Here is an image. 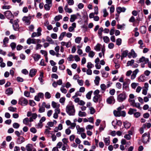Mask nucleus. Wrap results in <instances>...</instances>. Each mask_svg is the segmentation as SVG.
Segmentation results:
<instances>
[{
	"instance_id": "nucleus-1",
	"label": "nucleus",
	"mask_w": 151,
	"mask_h": 151,
	"mask_svg": "<svg viewBox=\"0 0 151 151\" xmlns=\"http://www.w3.org/2000/svg\"><path fill=\"white\" fill-rule=\"evenodd\" d=\"M66 111L69 116H74L75 114V110L74 105H68L66 108Z\"/></svg>"
},
{
	"instance_id": "nucleus-2",
	"label": "nucleus",
	"mask_w": 151,
	"mask_h": 151,
	"mask_svg": "<svg viewBox=\"0 0 151 151\" xmlns=\"http://www.w3.org/2000/svg\"><path fill=\"white\" fill-rule=\"evenodd\" d=\"M127 98L126 93L123 92L119 94L117 97V100L119 102H122L124 100Z\"/></svg>"
},
{
	"instance_id": "nucleus-3",
	"label": "nucleus",
	"mask_w": 151,
	"mask_h": 151,
	"mask_svg": "<svg viewBox=\"0 0 151 151\" xmlns=\"http://www.w3.org/2000/svg\"><path fill=\"white\" fill-rule=\"evenodd\" d=\"M142 141L144 143H147L149 142L150 137V133L148 132L145 133L142 135Z\"/></svg>"
},
{
	"instance_id": "nucleus-4",
	"label": "nucleus",
	"mask_w": 151,
	"mask_h": 151,
	"mask_svg": "<svg viewBox=\"0 0 151 151\" xmlns=\"http://www.w3.org/2000/svg\"><path fill=\"white\" fill-rule=\"evenodd\" d=\"M28 103L27 100L24 97L21 98L19 100V104L23 106L26 105Z\"/></svg>"
},
{
	"instance_id": "nucleus-5",
	"label": "nucleus",
	"mask_w": 151,
	"mask_h": 151,
	"mask_svg": "<svg viewBox=\"0 0 151 151\" xmlns=\"http://www.w3.org/2000/svg\"><path fill=\"white\" fill-rule=\"evenodd\" d=\"M37 32H34L31 35L32 37L33 38L36 36L38 37L41 35V32L42 31V30L40 27L38 28L37 29Z\"/></svg>"
},
{
	"instance_id": "nucleus-6",
	"label": "nucleus",
	"mask_w": 151,
	"mask_h": 151,
	"mask_svg": "<svg viewBox=\"0 0 151 151\" xmlns=\"http://www.w3.org/2000/svg\"><path fill=\"white\" fill-rule=\"evenodd\" d=\"M27 151H36V149L32 144H28L26 146Z\"/></svg>"
},
{
	"instance_id": "nucleus-7",
	"label": "nucleus",
	"mask_w": 151,
	"mask_h": 151,
	"mask_svg": "<svg viewBox=\"0 0 151 151\" xmlns=\"http://www.w3.org/2000/svg\"><path fill=\"white\" fill-rule=\"evenodd\" d=\"M4 14L5 17L9 19L14 17L11 12L9 11H7L5 12Z\"/></svg>"
},
{
	"instance_id": "nucleus-8",
	"label": "nucleus",
	"mask_w": 151,
	"mask_h": 151,
	"mask_svg": "<svg viewBox=\"0 0 151 151\" xmlns=\"http://www.w3.org/2000/svg\"><path fill=\"white\" fill-rule=\"evenodd\" d=\"M149 61V59L148 58H145L144 57L142 56L139 58V60L136 61L138 63H143L144 62L145 63H148Z\"/></svg>"
},
{
	"instance_id": "nucleus-9",
	"label": "nucleus",
	"mask_w": 151,
	"mask_h": 151,
	"mask_svg": "<svg viewBox=\"0 0 151 151\" xmlns=\"http://www.w3.org/2000/svg\"><path fill=\"white\" fill-rule=\"evenodd\" d=\"M115 100L113 96H110L106 99L107 103L109 104H114L115 103Z\"/></svg>"
},
{
	"instance_id": "nucleus-10",
	"label": "nucleus",
	"mask_w": 151,
	"mask_h": 151,
	"mask_svg": "<svg viewBox=\"0 0 151 151\" xmlns=\"http://www.w3.org/2000/svg\"><path fill=\"white\" fill-rule=\"evenodd\" d=\"M130 80L128 79L127 81L124 82L123 84V88L126 91H128L129 89V84Z\"/></svg>"
},
{
	"instance_id": "nucleus-11",
	"label": "nucleus",
	"mask_w": 151,
	"mask_h": 151,
	"mask_svg": "<svg viewBox=\"0 0 151 151\" xmlns=\"http://www.w3.org/2000/svg\"><path fill=\"white\" fill-rule=\"evenodd\" d=\"M77 16L81 17V16L78 13H77L76 14L71 15L70 19V21L72 22H74L75 19L77 18Z\"/></svg>"
},
{
	"instance_id": "nucleus-12",
	"label": "nucleus",
	"mask_w": 151,
	"mask_h": 151,
	"mask_svg": "<svg viewBox=\"0 0 151 151\" xmlns=\"http://www.w3.org/2000/svg\"><path fill=\"white\" fill-rule=\"evenodd\" d=\"M126 10V9L124 7H121L119 6L116 8V11L118 14H119L121 12H124Z\"/></svg>"
},
{
	"instance_id": "nucleus-13",
	"label": "nucleus",
	"mask_w": 151,
	"mask_h": 151,
	"mask_svg": "<svg viewBox=\"0 0 151 151\" xmlns=\"http://www.w3.org/2000/svg\"><path fill=\"white\" fill-rule=\"evenodd\" d=\"M31 19L30 17H24L22 18V20L25 22L27 25H29L30 24V19Z\"/></svg>"
},
{
	"instance_id": "nucleus-14",
	"label": "nucleus",
	"mask_w": 151,
	"mask_h": 151,
	"mask_svg": "<svg viewBox=\"0 0 151 151\" xmlns=\"http://www.w3.org/2000/svg\"><path fill=\"white\" fill-rule=\"evenodd\" d=\"M37 70L35 69H31L30 70L29 74V76L31 77H33L37 73Z\"/></svg>"
},
{
	"instance_id": "nucleus-15",
	"label": "nucleus",
	"mask_w": 151,
	"mask_h": 151,
	"mask_svg": "<svg viewBox=\"0 0 151 151\" xmlns=\"http://www.w3.org/2000/svg\"><path fill=\"white\" fill-rule=\"evenodd\" d=\"M13 93V89L11 88H9L6 89L5 91V93L8 96L12 94Z\"/></svg>"
},
{
	"instance_id": "nucleus-16",
	"label": "nucleus",
	"mask_w": 151,
	"mask_h": 151,
	"mask_svg": "<svg viewBox=\"0 0 151 151\" xmlns=\"http://www.w3.org/2000/svg\"><path fill=\"white\" fill-rule=\"evenodd\" d=\"M71 42H61V44L62 46H65L66 47L68 48L71 45Z\"/></svg>"
},
{
	"instance_id": "nucleus-17",
	"label": "nucleus",
	"mask_w": 151,
	"mask_h": 151,
	"mask_svg": "<svg viewBox=\"0 0 151 151\" xmlns=\"http://www.w3.org/2000/svg\"><path fill=\"white\" fill-rule=\"evenodd\" d=\"M24 141V139L22 137H19L17 139V143L20 144Z\"/></svg>"
},
{
	"instance_id": "nucleus-18",
	"label": "nucleus",
	"mask_w": 151,
	"mask_h": 151,
	"mask_svg": "<svg viewBox=\"0 0 151 151\" xmlns=\"http://www.w3.org/2000/svg\"><path fill=\"white\" fill-rule=\"evenodd\" d=\"M114 63L115 64V67L116 69H118L120 67V62L118 60L115 59L114 60Z\"/></svg>"
},
{
	"instance_id": "nucleus-19",
	"label": "nucleus",
	"mask_w": 151,
	"mask_h": 151,
	"mask_svg": "<svg viewBox=\"0 0 151 151\" xmlns=\"http://www.w3.org/2000/svg\"><path fill=\"white\" fill-rule=\"evenodd\" d=\"M35 61H37L40 58L41 56L40 55L37 54H35L32 56Z\"/></svg>"
},
{
	"instance_id": "nucleus-20",
	"label": "nucleus",
	"mask_w": 151,
	"mask_h": 151,
	"mask_svg": "<svg viewBox=\"0 0 151 151\" xmlns=\"http://www.w3.org/2000/svg\"><path fill=\"white\" fill-rule=\"evenodd\" d=\"M101 96L100 95H95V96L93 99V101L96 103H97L98 102L99 100L100 99V97Z\"/></svg>"
},
{
	"instance_id": "nucleus-21",
	"label": "nucleus",
	"mask_w": 151,
	"mask_h": 151,
	"mask_svg": "<svg viewBox=\"0 0 151 151\" xmlns=\"http://www.w3.org/2000/svg\"><path fill=\"white\" fill-rule=\"evenodd\" d=\"M140 32L142 34H145L146 33L147 29L145 26H141L140 28Z\"/></svg>"
},
{
	"instance_id": "nucleus-22",
	"label": "nucleus",
	"mask_w": 151,
	"mask_h": 151,
	"mask_svg": "<svg viewBox=\"0 0 151 151\" xmlns=\"http://www.w3.org/2000/svg\"><path fill=\"white\" fill-rule=\"evenodd\" d=\"M104 140L106 145L108 146L109 145L110 141V138L109 137L107 138H104Z\"/></svg>"
},
{
	"instance_id": "nucleus-23",
	"label": "nucleus",
	"mask_w": 151,
	"mask_h": 151,
	"mask_svg": "<svg viewBox=\"0 0 151 151\" xmlns=\"http://www.w3.org/2000/svg\"><path fill=\"white\" fill-rule=\"evenodd\" d=\"M60 104L58 103H56L54 101H52V106L53 108H58L60 106Z\"/></svg>"
},
{
	"instance_id": "nucleus-24",
	"label": "nucleus",
	"mask_w": 151,
	"mask_h": 151,
	"mask_svg": "<svg viewBox=\"0 0 151 151\" xmlns=\"http://www.w3.org/2000/svg\"><path fill=\"white\" fill-rule=\"evenodd\" d=\"M12 26L13 29L14 30L17 31L19 29V26L18 24L14 23L13 24Z\"/></svg>"
},
{
	"instance_id": "nucleus-25",
	"label": "nucleus",
	"mask_w": 151,
	"mask_h": 151,
	"mask_svg": "<svg viewBox=\"0 0 151 151\" xmlns=\"http://www.w3.org/2000/svg\"><path fill=\"white\" fill-rule=\"evenodd\" d=\"M124 125L125 128L126 129H128L130 127L131 124L130 123L126 121L124 122Z\"/></svg>"
},
{
	"instance_id": "nucleus-26",
	"label": "nucleus",
	"mask_w": 151,
	"mask_h": 151,
	"mask_svg": "<svg viewBox=\"0 0 151 151\" xmlns=\"http://www.w3.org/2000/svg\"><path fill=\"white\" fill-rule=\"evenodd\" d=\"M101 46V44L98 43L94 47V49L97 51H100L101 50L100 47Z\"/></svg>"
},
{
	"instance_id": "nucleus-27",
	"label": "nucleus",
	"mask_w": 151,
	"mask_h": 151,
	"mask_svg": "<svg viewBox=\"0 0 151 151\" xmlns=\"http://www.w3.org/2000/svg\"><path fill=\"white\" fill-rule=\"evenodd\" d=\"M68 5L67 4L65 5V8L64 10L66 12L70 13L72 12V10L71 9L68 8Z\"/></svg>"
},
{
	"instance_id": "nucleus-28",
	"label": "nucleus",
	"mask_w": 151,
	"mask_h": 151,
	"mask_svg": "<svg viewBox=\"0 0 151 151\" xmlns=\"http://www.w3.org/2000/svg\"><path fill=\"white\" fill-rule=\"evenodd\" d=\"M102 75V76L106 78L108 77L109 73L105 71L104 70H101V71Z\"/></svg>"
},
{
	"instance_id": "nucleus-29",
	"label": "nucleus",
	"mask_w": 151,
	"mask_h": 151,
	"mask_svg": "<svg viewBox=\"0 0 151 151\" xmlns=\"http://www.w3.org/2000/svg\"><path fill=\"white\" fill-rule=\"evenodd\" d=\"M46 41L49 42L50 44H53L54 43V41L49 36H47L46 38Z\"/></svg>"
},
{
	"instance_id": "nucleus-30",
	"label": "nucleus",
	"mask_w": 151,
	"mask_h": 151,
	"mask_svg": "<svg viewBox=\"0 0 151 151\" xmlns=\"http://www.w3.org/2000/svg\"><path fill=\"white\" fill-rule=\"evenodd\" d=\"M78 115L80 117L86 116V114L85 112H82L80 111L78 113Z\"/></svg>"
},
{
	"instance_id": "nucleus-31",
	"label": "nucleus",
	"mask_w": 151,
	"mask_h": 151,
	"mask_svg": "<svg viewBox=\"0 0 151 151\" xmlns=\"http://www.w3.org/2000/svg\"><path fill=\"white\" fill-rule=\"evenodd\" d=\"M121 111L116 110L114 111V114L115 116H121Z\"/></svg>"
},
{
	"instance_id": "nucleus-32",
	"label": "nucleus",
	"mask_w": 151,
	"mask_h": 151,
	"mask_svg": "<svg viewBox=\"0 0 151 151\" xmlns=\"http://www.w3.org/2000/svg\"><path fill=\"white\" fill-rule=\"evenodd\" d=\"M137 110L136 109L132 108H130L128 111V113L130 115H132L134 114V112L136 111Z\"/></svg>"
},
{
	"instance_id": "nucleus-33",
	"label": "nucleus",
	"mask_w": 151,
	"mask_h": 151,
	"mask_svg": "<svg viewBox=\"0 0 151 151\" xmlns=\"http://www.w3.org/2000/svg\"><path fill=\"white\" fill-rule=\"evenodd\" d=\"M143 127L145 128L146 127L147 128H150L151 127V124L149 123H146L143 125Z\"/></svg>"
},
{
	"instance_id": "nucleus-34",
	"label": "nucleus",
	"mask_w": 151,
	"mask_h": 151,
	"mask_svg": "<svg viewBox=\"0 0 151 151\" xmlns=\"http://www.w3.org/2000/svg\"><path fill=\"white\" fill-rule=\"evenodd\" d=\"M100 80V78L99 76H97L96 77L94 82L96 85H99Z\"/></svg>"
},
{
	"instance_id": "nucleus-35",
	"label": "nucleus",
	"mask_w": 151,
	"mask_h": 151,
	"mask_svg": "<svg viewBox=\"0 0 151 151\" xmlns=\"http://www.w3.org/2000/svg\"><path fill=\"white\" fill-rule=\"evenodd\" d=\"M66 34V32H62L60 35V36L59 37V40L60 41L62 40L63 38L64 37L65 35Z\"/></svg>"
},
{
	"instance_id": "nucleus-36",
	"label": "nucleus",
	"mask_w": 151,
	"mask_h": 151,
	"mask_svg": "<svg viewBox=\"0 0 151 151\" xmlns=\"http://www.w3.org/2000/svg\"><path fill=\"white\" fill-rule=\"evenodd\" d=\"M93 93V91H91L88 92L86 94V98L88 99H91V95Z\"/></svg>"
},
{
	"instance_id": "nucleus-37",
	"label": "nucleus",
	"mask_w": 151,
	"mask_h": 151,
	"mask_svg": "<svg viewBox=\"0 0 151 151\" xmlns=\"http://www.w3.org/2000/svg\"><path fill=\"white\" fill-rule=\"evenodd\" d=\"M52 5H50V4H45L44 6V7L45 9L47 11H49L50 9V8L51 7Z\"/></svg>"
},
{
	"instance_id": "nucleus-38",
	"label": "nucleus",
	"mask_w": 151,
	"mask_h": 151,
	"mask_svg": "<svg viewBox=\"0 0 151 151\" xmlns=\"http://www.w3.org/2000/svg\"><path fill=\"white\" fill-rule=\"evenodd\" d=\"M145 76L144 75H141L138 78V80L139 81L144 82L145 81Z\"/></svg>"
},
{
	"instance_id": "nucleus-39",
	"label": "nucleus",
	"mask_w": 151,
	"mask_h": 151,
	"mask_svg": "<svg viewBox=\"0 0 151 151\" xmlns=\"http://www.w3.org/2000/svg\"><path fill=\"white\" fill-rule=\"evenodd\" d=\"M134 60H132L130 61H128L127 63V66H131L134 63Z\"/></svg>"
},
{
	"instance_id": "nucleus-40",
	"label": "nucleus",
	"mask_w": 151,
	"mask_h": 151,
	"mask_svg": "<svg viewBox=\"0 0 151 151\" xmlns=\"http://www.w3.org/2000/svg\"><path fill=\"white\" fill-rule=\"evenodd\" d=\"M62 15H59L58 16H56L54 20L55 21H59L60 19H62Z\"/></svg>"
},
{
	"instance_id": "nucleus-41",
	"label": "nucleus",
	"mask_w": 151,
	"mask_h": 151,
	"mask_svg": "<svg viewBox=\"0 0 151 151\" xmlns=\"http://www.w3.org/2000/svg\"><path fill=\"white\" fill-rule=\"evenodd\" d=\"M87 67L88 69H91L94 67V65L91 62H89L87 63Z\"/></svg>"
},
{
	"instance_id": "nucleus-42",
	"label": "nucleus",
	"mask_w": 151,
	"mask_h": 151,
	"mask_svg": "<svg viewBox=\"0 0 151 151\" xmlns=\"http://www.w3.org/2000/svg\"><path fill=\"white\" fill-rule=\"evenodd\" d=\"M29 122V119L28 117H26L24 119L23 121V124L26 125H28V123Z\"/></svg>"
},
{
	"instance_id": "nucleus-43",
	"label": "nucleus",
	"mask_w": 151,
	"mask_h": 151,
	"mask_svg": "<svg viewBox=\"0 0 151 151\" xmlns=\"http://www.w3.org/2000/svg\"><path fill=\"white\" fill-rule=\"evenodd\" d=\"M81 40V38L80 37H77L75 39V42L76 43L79 44L80 43Z\"/></svg>"
},
{
	"instance_id": "nucleus-44",
	"label": "nucleus",
	"mask_w": 151,
	"mask_h": 151,
	"mask_svg": "<svg viewBox=\"0 0 151 151\" xmlns=\"http://www.w3.org/2000/svg\"><path fill=\"white\" fill-rule=\"evenodd\" d=\"M16 46V43L14 42L11 43L10 44V46L13 50L15 49Z\"/></svg>"
},
{
	"instance_id": "nucleus-45",
	"label": "nucleus",
	"mask_w": 151,
	"mask_h": 151,
	"mask_svg": "<svg viewBox=\"0 0 151 151\" xmlns=\"http://www.w3.org/2000/svg\"><path fill=\"white\" fill-rule=\"evenodd\" d=\"M139 85V83H132L131 84V86L132 88L134 89H135L137 86Z\"/></svg>"
},
{
	"instance_id": "nucleus-46",
	"label": "nucleus",
	"mask_w": 151,
	"mask_h": 151,
	"mask_svg": "<svg viewBox=\"0 0 151 151\" xmlns=\"http://www.w3.org/2000/svg\"><path fill=\"white\" fill-rule=\"evenodd\" d=\"M45 107L42 106H40L38 110V111L40 113H42L45 111Z\"/></svg>"
},
{
	"instance_id": "nucleus-47",
	"label": "nucleus",
	"mask_w": 151,
	"mask_h": 151,
	"mask_svg": "<svg viewBox=\"0 0 151 151\" xmlns=\"http://www.w3.org/2000/svg\"><path fill=\"white\" fill-rule=\"evenodd\" d=\"M95 54V53L93 51H91L89 52L88 56L89 57L92 58L94 56Z\"/></svg>"
},
{
	"instance_id": "nucleus-48",
	"label": "nucleus",
	"mask_w": 151,
	"mask_h": 151,
	"mask_svg": "<svg viewBox=\"0 0 151 151\" xmlns=\"http://www.w3.org/2000/svg\"><path fill=\"white\" fill-rule=\"evenodd\" d=\"M45 96L46 99H49L51 97V95L49 92H47L45 93Z\"/></svg>"
},
{
	"instance_id": "nucleus-49",
	"label": "nucleus",
	"mask_w": 151,
	"mask_h": 151,
	"mask_svg": "<svg viewBox=\"0 0 151 151\" xmlns=\"http://www.w3.org/2000/svg\"><path fill=\"white\" fill-rule=\"evenodd\" d=\"M128 101L130 102V105L132 106H133L135 103V101L134 99H129Z\"/></svg>"
},
{
	"instance_id": "nucleus-50",
	"label": "nucleus",
	"mask_w": 151,
	"mask_h": 151,
	"mask_svg": "<svg viewBox=\"0 0 151 151\" xmlns=\"http://www.w3.org/2000/svg\"><path fill=\"white\" fill-rule=\"evenodd\" d=\"M140 104L139 103H135L133 106V107H136V108L140 109H141V107L140 106Z\"/></svg>"
},
{
	"instance_id": "nucleus-51",
	"label": "nucleus",
	"mask_w": 151,
	"mask_h": 151,
	"mask_svg": "<svg viewBox=\"0 0 151 151\" xmlns=\"http://www.w3.org/2000/svg\"><path fill=\"white\" fill-rule=\"evenodd\" d=\"M103 38L104 42L105 43H108L110 41L109 38L107 36L104 37Z\"/></svg>"
},
{
	"instance_id": "nucleus-52",
	"label": "nucleus",
	"mask_w": 151,
	"mask_h": 151,
	"mask_svg": "<svg viewBox=\"0 0 151 151\" xmlns=\"http://www.w3.org/2000/svg\"><path fill=\"white\" fill-rule=\"evenodd\" d=\"M128 53V51L127 50H125L123 51L121 55L122 56L126 57Z\"/></svg>"
},
{
	"instance_id": "nucleus-53",
	"label": "nucleus",
	"mask_w": 151,
	"mask_h": 151,
	"mask_svg": "<svg viewBox=\"0 0 151 151\" xmlns=\"http://www.w3.org/2000/svg\"><path fill=\"white\" fill-rule=\"evenodd\" d=\"M89 109L90 110V113L91 114H94L95 112V110L92 107H90L89 108Z\"/></svg>"
},
{
	"instance_id": "nucleus-54",
	"label": "nucleus",
	"mask_w": 151,
	"mask_h": 151,
	"mask_svg": "<svg viewBox=\"0 0 151 151\" xmlns=\"http://www.w3.org/2000/svg\"><path fill=\"white\" fill-rule=\"evenodd\" d=\"M69 148V146L68 144L63 145L62 147V150L63 151H65L66 150V149H68Z\"/></svg>"
},
{
	"instance_id": "nucleus-55",
	"label": "nucleus",
	"mask_w": 151,
	"mask_h": 151,
	"mask_svg": "<svg viewBox=\"0 0 151 151\" xmlns=\"http://www.w3.org/2000/svg\"><path fill=\"white\" fill-rule=\"evenodd\" d=\"M101 88L102 91H105L107 87L106 85L104 84H102L100 86Z\"/></svg>"
},
{
	"instance_id": "nucleus-56",
	"label": "nucleus",
	"mask_w": 151,
	"mask_h": 151,
	"mask_svg": "<svg viewBox=\"0 0 151 151\" xmlns=\"http://www.w3.org/2000/svg\"><path fill=\"white\" fill-rule=\"evenodd\" d=\"M19 124L17 123H14L13 124V127L15 129H18L19 127Z\"/></svg>"
},
{
	"instance_id": "nucleus-57",
	"label": "nucleus",
	"mask_w": 151,
	"mask_h": 151,
	"mask_svg": "<svg viewBox=\"0 0 151 151\" xmlns=\"http://www.w3.org/2000/svg\"><path fill=\"white\" fill-rule=\"evenodd\" d=\"M8 110L11 111L15 112L16 111L17 109L16 108H14L12 107H9L8 108Z\"/></svg>"
},
{
	"instance_id": "nucleus-58",
	"label": "nucleus",
	"mask_w": 151,
	"mask_h": 151,
	"mask_svg": "<svg viewBox=\"0 0 151 151\" xmlns=\"http://www.w3.org/2000/svg\"><path fill=\"white\" fill-rule=\"evenodd\" d=\"M122 43V39L121 38H118L116 40V44L117 45L119 46Z\"/></svg>"
},
{
	"instance_id": "nucleus-59",
	"label": "nucleus",
	"mask_w": 151,
	"mask_h": 151,
	"mask_svg": "<svg viewBox=\"0 0 151 151\" xmlns=\"http://www.w3.org/2000/svg\"><path fill=\"white\" fill-rule=\"evenodd\" d=\"M131 51L132 54V58H135L137 57V55L136 53L135 52L133 49H132Z\"/></svg>"
},
{
	"instance_id": "nucleus-60",
	"label": "nucleus",
	"mask_w": 151,
	"mask_h": 151,
	"mask_svg": "<svg viewBox=\"0 0 151 151\" xmlns=\"http://www.w3.org/2000/svg\"><path fill=\"white\" fill-rule=\"evenodd\" d=\"M77 82L79 85L80 86H82L83 84V81L82 80H77Z\"/></svg>"
},
{
	"instance_id": "nucleus-61",
	"label": "nucleus",
	"mask_w": 151,
	"mask_h": 151,
	"mask_svg": "<svg viewBox=\"0 0 151 151\" xmlns=\"http://www.w3.org/2000/svg\"><path fill=\"white\" fill-rule=\"evenodd\" d=\"M104 15L103 17H106L108 15V13L107 12L106 9H104L103 10Z\"/></svg>"
},
{
	"instance_id": "nucleus-62",
	"label": "nucleus",
	"mask_w": 151,
	"mask_h": 151,
	"mask_svg": "<svg viewBox=\"0 0 151 151\" xmlns=\"http://www.w3.org/2000/svg\"><path fill=\"white\" fill-rule=\"evenodd\" d=\"M122 84L118 82L116 83V86L119 89H120L122 88Z\"/></svg>"
},
{
	"instance_id": "nucleus-63",
	"label": "nucleus",
	"mask_w": 151,
	"mask_h": 151,
	"mask_svg": "<svg viewBox=\"0 0 151 151\" xmlns=\"http://www.w3.org/2000/svg\"><path fill=\"white\" fill-rule=\"evenodd\" d=\"M74 58L75 59V60L76 62L79 61L80 60V58L77 55H75L74 57Z\"/></svg>"
},
{
	"instance_id": "nucleus-64",
	"label": "nucleus",
	"mask_w": 151,
	"mask_h": 151,
	"mask_svg": "<svg viewBox=\"0 0 151 151\" xmlns=\"http://www.w3.org/2000/svg\"><path fill=\"white\" fill-rule=\"evenodd\" d=\"M51 37L53 39H56L57 38V35L56 33H52L51 35Z\"/></svg>"
}]
</instances>
